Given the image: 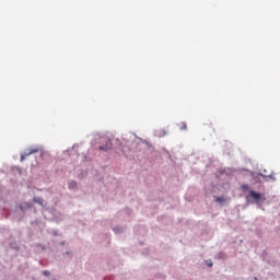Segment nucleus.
I'll list each match as a JSON object with an SVG mask.
<instances>
[{
    "instance_id": "1",
    "label": "nucleus",
    "mask_w": 280,
    "mask_h": 280,
    "mask_svg": "<svg viewBox=\"0 0 280 280\" xmlns=\"http://www.w3.org/2000/svg\"><path fill=\"white\" fill-rule=\"evenodd\" d=\"M249 197L258 203L259 201H265L266 198L260 192H255L254 190L249 191Z\"/></svg>"
},
{
    "instance_id": "2",
    "label": "nucleus",
    "mask_w": 280,
    "mask_h": 280,
    "mask_svg": "<svg viewBox=\"0 0 280 280\" xmlns=\"http://www.w3.org/2000/svg\"><path fill=\"white\" fill-rule=\"evenodd\" d=\"M39 149L35 148V149H28L26 150L22 155H21V162H23L27 156L38 153Z\"/></svg>"
},
{
    "instance_id": "3",
    "label": "nucleus",
    "mask_w": 280,
    "mask_h": 280,
    "mask_svg": "<svg viewBox=\"0 0 280 280\" xmlns=\"http://www.w3.org/2000/svg\"><path fill=\"white\" fill-rule=\"evenodd\" d=\"M34 202H36V203H38V205H40V206H44V201H43V199L39 198V197H35V198H34Z\"/></svg>"
},
{
    "instance_id": "4",
    "label": "nucleus",
    "mask_w": 280,
    "mask_h": 280,
    "mask_svg": "<svg viewBox=\"0 0 280 280\" xmlns=\"http://www.w3.org/2000/svg\"><path fill=\"white\" fill-rule=\"evenodd\" d=\"M215 201L222 203L225 201V199L223 197H215Z\"/></svg>"
},
{
    "instance_id": "5",
    "label": "nucleus",
    "mask_w": 280,
    "mask_h": 280,
    "mask_svg": "<svg viewBox=\"0 0 280 280\" xmlns=\"http://www.w3.org/2000/svg\"><path fill=\"white\" fill-rule=\"evenodd\" d=\"M179 129H182V130H186V129H187V125H186L185 122H182V125H180Z\"/></svg>"
},
{
    "instance_id": "6",
    "label": "nucleus",
    "mask_w": 280,
    "mask_h": 280,
    "mask_svg": "<svg viewBox=\"0 0 280 280\" xmlns=\"http://www.w3.org/2000/svg\"><path fill=\"white\" fill-rule=\"evenodd\" d=\"M70 188H75L77 187V183L75 182H71L69 185Z\"/></svg>"
},
{
    "instance_id": "7",
    "label": "nucleus",
    "mask_w": 280,
    "mask_h": 280,
    "mask_svg": "<svg viewBox=\"0 0 280 280\" xmlns=\"http://www.w3.org/2000/svg\"><path fill=\"white\" fill-rule=\"evenodd\" d=\"M43 273H44L46 277L50 276V272H49L48 270L43 271Z\"/></svg>"
},
{
    "instance_id": "8",
    "label": "nucleus",
    "mask_w": 280,
    "mask_h": 280,
    "mask_svg": "<svg viewBox=\"0 0 280 280\" xmlns=\"http://www.w3.org/2000/svg\"><path fill=\"white\" fill-rule=\"evenodd\" d=\"M208 265V267H212L213 266V264L212 262H210V264H207Z\"/></svg>"
},
{
    "instance_id": "9",
    "label": "nucleus",
    "mask_w": 280,
    "mask_h": 280,
    "mask_svg": "<svg viewBox=\"0 0 280 280\" xmlns=\"http://www.w3.org/2000/svg\"><path fill=\"white\" fill-rule=\"evenodd\" d=\"M242 188L247 189V188H248V186H243Z\"/></svg>"
},
{
    "instance_id": "10",
    "label": "nucleus",
    "mask_w": 280,
    "mask_h": 280,
    "mask_svg": "<svg viewBox=\"0 0 280 280\" xmlns=\"http://www.w3.org/2000/svg\"><path fill=\"white\" fill-rule=\"evenodd\" d=\"M101 150H105V148L101 147Z\"/></svg>"
}]
</instances>
